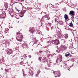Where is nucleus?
Instances as JSON below:
<instances>
[{"label":"nucleus","mask_w":78,"mask_h":78,"mask_svg":"<svg viewBox=\"0 0 78 78\" xmlns=\"http://www.w3.org/2000/svg\"><path fill=\"white\" fill-rule=\"evenodd\" d=\"M11 68L8 69H5V72H8V73H9V72L11 71Z\"/></svg>","instance_id":"f3484780"},{"label":"nucleus","mask_w":78,"mask_h":78,"mask_svg":"<svg viewBox=\"0 0 78 78\" xmlns=\"http://www.w3.org/2000/svg\"><path fill=\"white\" fill-rule=\"evenodd\" d=\"M16 19H19V18H17V17H16Z\"/></svg>","instance_id":"5fc2aeb1"},{"label":"nucleus","mask_w":78,"mask_h":78,"mask_svg":"<svg viewBox=\"0 0 78 78\" xmlns=\"http://www.w3.org/2000/svg\"><path fill=\"white\" fill-rule=\"evenodd\" d=\"M44 51V53H45V54H47L48 53H49V51L46 50V51Z\"/></svg>","instance_id":"4be33fe9"},{"label":"nucleus","mask_w":78,"mask_h":78,"mask_svg":"<svg viewBox=\"0 0 78 78\" xmlns=\"http://www.w3.org/2000/svg\"><path fill=\"white\" fill-rule=\"evenodd\" d=\"M39 53H42V52H43V51H39Z\"/></svg>","instance_id":"a18cd8bd"},{"label":"nucleus","mask_w":78,"mask_h":78,"mask_svg":"<svg viewBox=\"0 0 78 78\" xmlns=\"http://www.w3.org/2000/svg\"><path fill=\"white\" fill-rule=\"evenodd\" d=\"M26 11H27L26 10H22L21 11L22 13H23V14H24L25 12H26Z\"/></svg>","instance_id":"bb28decb"},{"label":"nucleus","mask_w":78,"mask_h":78,"mask_svg":"<svg viewBox=\"0 0 78 78\" xmlns=\"http://www.w3.org/2000/svg\"><path fill=\"white\" fill-rule=\"evenodd\" d=\"M51 25V23H48L46 24V25H47V26H48V27H50Z\"/></svg>","instance_id":"5701e85b"},{"label":"nucleus","mask_w":78,"mask_h":78,"mask_svg":"<svg viewBox=\"0 0 78 78\" xmlns=\"http://www.w3.org/2000/svg\"><path fill=\"white\" fill-rule=\"evenodd\" d=\"M74 31H75V33H76V31L75 30H74Z\"/></svg>","instance_id":"774afa93"},{"label":"nucleus","mask_w":78,"mask_h":78,"mask_svg":"<svg viewBox=\"0 0 78 78\" xmlns=\"http://www.w3.org/2000/svg\"><path fill=\"white\" fill-rule=\"evenodd\" d=\"M22 45L23 47L25 48H27L28 47V45H27V44H26L25 43H23Z\"/></svg>","instance_id":"4468645a"},{"label":"nucleus","mask_w":78,"mask_h":78,"mask_svg":"<svg viewBox=\"0 0 78 78\" xmlns=\"http://www.w3.org/2000/svg\"><path fill=\"white\" fill-rule=\"evenodd\" d=\"M12 40H13V38H12L11 39H10V41H11V42H12Z\"/></svg>","instance_id":"a19ab883"},{"label":"nucleus","mask_w":78,"mask_h":78,"mask_svg":"<svg viewBox=\"0 0 78 78\" xmlns=\"http://www.w3.org/2000/svg\"><path fill=\"white\" fill-rule=\"evenodd\" d=\"M1 61H2V60H0V63H2V62H1Z\"/></svg>","instance_id":"bf43d9fd"},{"label":"nucleus","mask_w":78,"mask_h":78,"mask_svg":"<svg viewBox=\"0 0 78 78\" xmlns=\"http://www.w3.org/2000/svg\"><path fill=\"white\" fill-rule=\"evenodd\" d=\"M62 19L61 16H58L55 19V22H59V20Z\"/></svg>","instance_id":"39448f33"},{"label":"nucleus","mask_w":78,"mask_h":78,"mask_svg":"<svg viewBox=\"0 0 78 78\" xmlns=\"http://www.w3.org/2000/svg\"><path fill=\"white\" fill-rule=\"evenodd\" d=\"M14 1V0H11V3H13V2Z\"/></svg>","instance_id":"3c124183"},{"label":"nucleus","mask_w":78,"mask_h":78,"mask_svg":"<svg viewBox=\"0 0 78 78\" xmlns=\"http://www.w3.org/2000/svg\"><path fill=\"white\" fill-rule=\"evenodd\" d=\"M51 5H52V6H53V5L52 4H51Z\"/></svg>","instance_id":"338daca9"},{"label":"nucleus","mask_w":78,"mask_h":78,"mask_svg":"<svg viewBox=\"0 0 78 78\" xmlns=\"http://www.w3.org/2000/svg\"><path fill=\"white\" fill-rule=\"evenodd\" d=\"M50 8L52 10H55V7H53V6H51L50 7Z\"/></svg>","instance_id":"cd10ccee"},{"label":"nucleus","mask_w":78,"mask_h":78,"mask_svg":"<svg viewBox=\"0 0 78 78\" xmlns=\"http://www.w3.org/2000/svg\"><path fill=\"white\" fill-rule=\"evenodd\" d=\"M39 73H37L36 75V76H38V75H39Z\"/></svg>","instance_id":"49530a36"},{"label":"nucleus","mask_w":78,"mask_h":78,"mask_svg":"<svg viewBox=\"0 0 78 78\" xmlns=\"http://www.w3.org/2000/svg\"><path fill=\"white\" fill-rule=\"evenodd\" d=\"M11 14H12V15H14V14L15 12H14V11H10L9 14H11Z\"/></svg>","instance_id":"aec40b11"},{"label":"nucleus","mask_w":78,"mask_h":78,"mask_svg":"<svg viewBox=\"0 0 78 78\" xmlns=\"http://www.w3.org/2000/svg\"><path fill=\"white\" fill-rule=\"evenodd\" d=\"M20 64H21V65H22V64H23V62H21L20 63Z\"/></svg>","instance_id":"ea45409f"},{"label":"nucleus","mask_w":78,"mask_h":78,"mask_svg":"<svg viewBox=\"0 0 78 78\" xmlns=\"http://www.w3.org/2000/svg\"><path fill=\"white\" fill-rule=\"evenodd\" d=\"M25 57L26 58L27 57V56H26V55H25V54H24V56H23V58H21V59H23V58H25Z\"/></svg>","instance_id":"e433bc0d"},{"label":"nucleus","mask_w":78,"mask_h":78,"mask_svg":"<svg viewBox=\"0 0 78 78\" xmlns=\"http://www.w3.org/2000/svg\"><path fill=\"white\" fill-rule=\"evenodd\" d=\"M51 38H52V37H48V38H47V39H48V40H49V39H51Z\"/></svg>","instance_id":"f704fd0d"},{"label":"nucleus","mask_w":78,"mask_h":78,"mask_svg":"<svg viewBox=\"0 0 78 78\" xmlns=\"http://www.w3.org/2000/svg\"><path fill=\"white\" fill-rule=\"evenodd\" d=\"M8 5H6L5 6V7L6 8V10H7V9L6 8H8Z\"/></svg>","instance_id":"c03bdc74"},{"label":"nucleus","mask_w":78,"mask_h":78,"mask_svg":"<svg viewBox=\"0 0 78 78\" xmlns=\"http://www.w3.org/2000/svg\"><path fill=\"white\" fill-rule=\"evenodd\" d=\"M58 23H59L60 25H62L64 24V22L62 21H59V22H58Z\"/></svg>","instance_id":"a211bd4d"},{"label":"nucleus","mask_w":78,"mask_h":78,"mask_svg":"<svg viewBox=\"0 0 78 78\" xmlns=\"http://www.w3.org/2000/svg\"><path fill=\"white\" fill-rule=\"evenodd\" d=\"M69 27H73V23H69Z\"/></svg>","instance_id":"a878e982"},{"label":"nucleus","mask_w":78,"mask_h":78,"mask_svg":"<svg viewBox=\"0 0 78 78\" xmlns=\"http://www.w3.org/2000/svg\"><path fill=\"white\" fill-rule=\"evenodd\" d=\"M69 48H72V47L70 46L69 47Z\"/></svg>","instance_id":"6e6d98bb"},{"label":"nucleus","mask_w":78,"mask_h":78,"mask_svg":"<svg viewBox=\"0 0 78 78\" xmlns=\"http://www.w3.org/2000/svg\"><path fill=\"white\" fill-rule=\"evenodd\" d=\"M29 72L30 74H31L32 73H33V71H31V70H29Z\"/></svg>","instance_id":"2f4dec72"},{"label":"nucleus","mask_w":78,"mask_h":78,"mask_svg":"<svg viewBox=\"0 0 78 78\" xmlns=\"http://www.w3.org/2000/svg\"><path fill=\"white\" fill-rule=\"evenodd\" d=\"M38 59L39 61H40L41 62H47V65L48 67H50L51 65H52V64H53V63L51 62V60H49L48 61L49 59L47 57H45V58L44 57H39L38 58Z\"/></svg>","instance_id":"f257e3e1"},{"label":"nucleus","mask_w":78,"mask_h":78,"mask_svg":"<svg viewBox=\"0 0 78 78\" xmlns=\"http://www.w3.org/2000/svg\"><path fill=\"white\" fill-rule=\"evenodd\" d=\"M8 31H5V33H8Z\"/></svg>","instance_id":"de8ad7c7"},{"label":"nucleus","mask_w":78,"mask_h":78,"mask_svg":"<svg viewBox=\"0 0 78 78\" xmlns=\"http://www.w3.org/2000/svg\"><path fill=\"white\" fill-rule=\"evenodd\" d=\"M74 16H73L72 17H71V20H73V22H74Z\"/></svg>","instance_id":"c85d7f7f"},{"label":"nucleus","mask_w":78,"mask_h":78,"mask_svg":"<svg viewBox=\"0 0 78 78\" xmlns=\"http://www.w3.org/2000/svg\"><path fill=\"white\" fill-rule=\"evenodd\" d=\"M29 57L30 58H31V55H29Z\"/></svg>","instance_id":"864d4df0"},{"label":"nucleus","mask_w":78,"mask_h":78,"mask_svg":"<svg viewBox=\"0 0 78 78\" xmlns=\"http://www.w3.org/2000/svg\"><path fill=\"white\" fill-rule=\"evenodd\" d=\"M36 39H35V40L33 41L34 44L33 45V46H35V47H37V46L39 45V44L38 43V41H36Z\"/></svg>","instance_id":"1a4fd4ad"},{"label":"nucleus","mask_w":78,"mask_h":78,"mask_svg":"<svg viewBox=\"0 0 78 78\" xmlns=\"http://www.w3.org/2000/svg\"><path fill=\"white\" fill-rule=\"evenodd\" d=\"M56 51L57 52V53H59L60 52V51L59 49H58L56 50Z\"/></svg>","instance_id":"72a5a7b5"},{"label":"nucleus","mask_w":78,"mask_h":78,"mask_svg":"<svg viewBox=\"0 0 78 78\" xmlns=\"http://www.w3.org/2000/svg\"><path fill=\"white\" fill-rule=\"evenodd\" d=\"M62 35L61 34V33L60 32H59V33H57V34L54 35V37H55L56 38L57 37H59V38H61V36H62Z\"/></svg>","instance_id":"6e6552de"},{"label":"nucleus","mask_w":78,"mask_h":78,"mask_svg":"<svg viewBox=\"0 0 78 78\" xmlns=\"http://www.w3.org/2000/svg\"><path fill=\"white\" fill-rule=\"evenodd\" d=\"M20 14H21V15H22V16H21L20 15H19V16H20V17H23V16H24V14H23V13L22 12H21Z\"/></svg>","instance_id":"393cba45"},{"label":"nucleus","mask_w":78,"mask_h":78,"mask_svg":"<svg viewBox=\"0 0 78 78\" xmlns=\"http://www.w3.org/2000/svg\"><path fill=\"white\" fill-rule=\"evenodd\" d=\"M40 72H41V70H40L39 69L38 70L37 73H40Z\"/></svg>","instance_id":"58836bf2"},{"label":"nucleus","mask_w":78,"mask_h":78,"mask_svg":"<svg viewBox=\"0 0 78 78\" xmlns=\"http://www.w3.org/2000/svg\"><path fill=\"white\" fill-rule=\"evenodd\" d=\"M45 69H46V70H49V69H47V67H45Z\"/></svg>","instance_id":"8fccbe9b"},{"label":"nucleus","mask_w":78,"mask_h":78,"mask_svg":"<svg viewBox=\"0 0 78 78\" xmlns=\"http://www.w3.org/2000/svg\"><path fill=\"white\" fill-rule=\"evenodd\" d=\"M1 70H3V68H1Z\"/></svg>","instance_id":"0e129e2a"},{"label":"nucleus","mask_w":78,"mask_h":78,"mask_svg":"<svg viewBox=\"0 0 78 78\" xmlns=\"http://www.w3.org/2000/svg\"><path fill=\"white\" fill-rule=\"evenodd\" d=\"M42 23H41V26H42Z\"/></svg>","instance_id":"680f3d73"},{"label":"nucleus","mask_w":78,"mask_h":78,"mask_svg":"<svg viewBox=\"0 0 78 78\" xmlns=\"http://www.w3.org/2000/svg\"><path fill=\"white\" fill-rule=\"evenodd\" d=\"M22 71L23 72V76H25L27 75V74H25V72H24V69H22Z\"/></svg>","instance_id":"412c9836"},{"label":"nucleus","mask_w":78,"mask_h":78,"mask_svg":"<svg viewBox=\"0 0 78 78\" xmlns=\"http://www.w3.org/2000/svg\"><path fill=\"white\" fill-rule=\"evenodd\" d=\"M52 39H53V38L50 39H49V41L50 42H51V41H53Z\"/></svg>","instance_id":"4c0bfd02"},{"label":"nucleus","mask_w":78,"mask_h":78,"mask_svg":"<svg viewBox=\"0 0 78 78\" xmlns=\"http://www.w3.org/2000/svg\"><path fill=\"white\" fill-rule=\"evenodd\" d=\"M16 50H19V47H16Z\"/></svg>","instance_id":"473e14b6"},{"label":"nucleus","mask_w":78,"mask_h":78,"mask_svg":"<svg viewBox=\"0 0 78 78\" xmlns=\"http://www.w3.org/2000/svg\"><path fill=\"white\" fill-rule=\"evenodd\" d=\"M53 26H52L51 27V30H52L53 29Z\"/></svg>","instance_id":"09e8293b"},{"label":"nucleus","mask_w":78,"mask_h":78,"mask_svg":"<svg viewBox=\"0 0 78 78\" xmlns=\"http://www.w3.org/2000/svg\"><path fill=\"white\" fill-rule=\"evenodd\" d=\"M16 10L17 11H18V12H19V11H20V10H19L17 9L16 8Z\"/></svg>","instance_id":"37998d69"},{"label":"nucleus","mask_w":78,"mask_h":78,"mask_svg":"<svg viewBox=\"0 0 78 78\" xmlns=\"http://www.w3.org/2000/svg\"><path fill=\"white\" fill-rule=\"evenodd\" d=\"M37 33H38V34H41V31L39 30H37Z\"/></svg>","instance_id":"b1692460"},{"label":"nucleus","mask_w":78,"mask_h":78,"mask_svg":"<svg viewBox=\"0 0 78 78\" xmlns=\"http://www.w3.org/2000/svg\"><path fill=\"white\" fill-rule=\"evenodd\" d=\"M61 67H62V65L60 66Z\"/></svg>","instance_id":"e2e57ef3"},{"label":"nucleus","mask_w":78,"mask_h":78,"mask_svg":"<svg viewBox=\"0 0 78 78\" xmlns=\"http://www.w3.org/2000/svg\"><path fill=\"white\" fill-rule=\"evenodd\" d=\"M29 29V31L31 33H34V31H35L34 30V28H30Z\"/></svg>","instance_id":"f8f14e48"},{"label":"nucleus","mask_w":78,"mask_h":78,"mask_svg":"<svg viewBox=\"0 0 78 78\" xmlns=\"http://www.w3.org/2000/svg\"><path fill=\"white\" fill-rule=\"evenodd\" d=\"M64 17L65 19L66 20H67L68 19V16L67 14H65L64 16Z\"/></svg>","instance_id":"6ab92c4d"},{"label":"nucleus","mask_w":78,"mask_h":78,"mask_svg":"<svg viewBox=\"0 0 78 78\" xmlns=\"http://www.w3.org/2000/svg\"><path fill=\"white\" fill-rule=\"evenodd\" d=\"M22 1H23V2H24V1H25V0H22Z\"/></svg>","instance_id":"052dcab7"},{"label":"nucleus","mask_w":78,"mask_h":78,"mask_svg":"<svg viewBox=\"0 0 78 78\" xmlns=\"http://www.w3.org/2000/svg\"><path fill=\"white\" fill-rule=\"evenodd\" d=\"M62 48H63V50H66L68 47V46L67 45H65L64 46L62 45Z\"/></svg>","instance_id":"ddd939ff"},{"label":"nucleus","mask_w":78,"mask_h":78,"mask_svg":"<svg viewBox=\"0 0 78 78\" xmlns=\"http://www.w3.org/2000/svg\"><path fill=\"white\" fill-rule=\"evenodd\" d=\"M37 55H39V54L38 53V54H37Z\"/></svg>","instance_id":"4d7b16f0"},{"label":"nucleus","mask_w":78,"mask_h":78,"mask_svg":"<svg viewBox=\"0 0 78 78\" xmlns=\"http://www.w3.org/2000/svg\"><path fill=\"white\" fill-rule=\"evenodd\" d=\"M65 11H66V10L65 9V10H64Z\"/></svg>","instance_id":"69168bd1"},{"label":"nucleus","mask_w":78,"mask_h":78,"mask_svg":"<svg viewBox=\"0 0 78 78\" xmlns=\"http://www.w3.org/2000/svg\"><path fill=\"white\" fill-rule=\"evenodd\" d=\"M53 73L55 75H56V76H55V78H56V77H59L61 76V73H60V71L54 72Z\"/></svg>","instance_id":"7ed1b4c3"},{"label":"nucleus","mask_w":78,"mask_h":78,"mask_svg":"<svg viewBox=\"0 0 78 78\" xmlns=\"http://www.w3.org/2000/svg\"><path fill=\"white\" fill-rule=\"evenodd\" d=\"M50 18L48 17V16L46 15L42 17L41 19V20H43V21H45V20H50Z\"/></svg>","instance_id":"20e7f679"},{"label":"nucleus","mask_w":78,"mask_h":78,"mask_svg":"<svg viewBox=\"0 0 78 78\" xmlns=\"http://www.w3.org/2000/svg\"><path fill=\"white\" fill-rule=\"evenodd\" d=\"M31 68H30V69H33L32 67H30Z\"/></svg>","instance_id":"13d9d810"},{"label":"nucleus","mask_w":78,"mask_h":78,"mask_svg":"<svg viewBox=\"0 0 78 78\" xmlns=\"http://www.w3.org/2000/svg\"><path fill=\"white\" fill-rule=\"evenodd\" d=\"M62 60V56L60 55L59 57H58V58L56 60V62L57 63L61 62Z\"/></svg>","instance_id":"0eeeda50"},{"label":"nucleus","mask_w":78,"mask_h":78,"mask_svg":"<svg viewBox=\"0 0 78 78\" xmlns=\"http://www.w3.org/2000/svg\"><path fill=\"white\" fill-rule=\"evenodd\" d=\"M56 29H57V31H58L59 30V27H57Z\"/></svg>","instance_id":"79ce46f5"},{"label":"nucleus","mask_w":78,"mask_h":78,"mask_svg":"<svg viewBox=\"0 0 78 78\" xmlns=\"http://www.w3.org/2000/svg\"><path fill=\"white\" fill-rule=\"evenodd\" d=\"M44 48H48V46H46L44 47Z\"/></svg>","instance_id":"603ef678"},{"label":"nucleus","mask_w":78,"mask_h":78,"mask_svg":"<svg viewBox=\"0 0 78 78\" xmlns=\"http://www.w3.org/2000/svg\"><path fill=\"white\" fill-rule=\"evenodd\" d=\"M9 30V29H8L7 28H6L5 29V31H8Z\"/></svg>","instance_id":"c9c22d12"},{"label":"nucleus","mask_w":78,"mask_h":78,"mask_svg":"<svg viewBox=\"0 0 78 78\" xmlns=\"http://www.w3.org/2000/svg\"><path fill=\"white\" fill-rule=\"evenodd\" d=\"M58 16H60V14L59 13H57L56 15H55V16H56V17H58Z\"/></svg>","instance_id":"c756f323"},{"label":"nucleus","mask_w":78,"mask_h":78,"mask_svg":"<svg viewBox=\"0 0 78 78\" xmlns=\"http://www.w3.org/2000/svg\"><path fill=\"white\" fill-rule=\"evenodd\" d=\"M16 34L17 35V37H16V39L17 41H19L20 42H22L23 36L22 35H20V33L19 32H17Z\"/></svg>","instance_id":"f03ea898"},{"label":"nucleus","mask_w":78,"mask_h":78,"mask_svg":"<svg viewBox=\"0 0 78 78\" xmlns=\"http://www.w3.org/2000/svg\"><path fill=\"white\" fill-rule=\"evenodd\" d=\"M6 13H3L0 15V19H5L6 16Z\"/></svg>","instance_id":"9d476101"},{"label":"nucleus","mask_w":78,"mask_h":78,"mask_svg":"<svg viewBox=\"0 0 78 78\" xmlns=\"http://www.w3.org/2000/svg\"><path fill=\"white\" fill-rule=\"evenodd\" d=\"M65 38V39H67L68 38V37L69 36V35L68 34H65L64 35H63Z\"/></svg>","instance_id":"dca6fc26"},{"label":"nucleus","mask_w":78,"mask_h":78,"mask_svg":"<svg viewBox=\"0 0 78 78\" xmlns=\"http://www.w3.org/2000/svg\"><path fill=\"white\" fill-rule=\"evenodd\" d=\"M69 15L71 16H72V15H74V11H70L69 12Z\"/></svg>","instance_id":"2eb2a0df"},{"label":"nucleus","mask_w":78,"mask_h":78,"mask_svg":"<svg viewBox=\"0 0 78 78\" xmlns=\"http://www.w3.org/2000/svg\"><path fill=\"white\" fill-rule=\"evenodd\" d=\"M69 55H70V53L65 54V56L66 57H67L69 56Z\"/></svg>","instance_id":"7c9ffc66"},{"label":"nucleus","mask_w":78,"mask_h":78,"mask_svg":"<svg viewBox=\"0 0 78 78\" xmlns=\"http://www.w3.org/2000/svg\"><path fill=\"white\" fill-rule=\"evenodd\" d=\"M8 51L7 52V55H10L12 53V50L11 49H8Z\"/></svg>","instance_id":"9b49d317"},{"label":"nucleus","mask_w":78,"mask_h":78,"mask_svg":"<svg viewBox=\"0 0 78 78\" xmlns=\"http://www.w3.org/2000/svg\"><path fill=\"white\" fill-rule=\"evenodd\" d=\"M52 44H54L55 45H58L59 44V41L58 39H56L54 41H53L52 42Z\"/></svg>","instance_id":"423d86ee"}]
</instances>
